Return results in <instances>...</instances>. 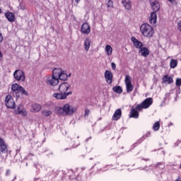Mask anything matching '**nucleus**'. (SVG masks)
<instances>
[{
  "instance_id": "c03bdc74",
  "label": "nucleus",
  "mask_w": 181,
  "mask_h": 181,
  "mask_svg": "<svg viewBox=\"0 0 181 181\" xmlns=\"http://www.w3.org/2000/svg\"><path fill=\"white\" fill-rule=\"evenodd\" d=\"M112 69L113 70H115V69H117V65L114 62L112 63Z\"/></svg>"
},
{
  "instance_id": "4d7b16f0",
  "label": "nucleus",
  "mask_w": 181,
  "mask_h": 181,
  "mask_svg": "<svg viewBox=\"0 0 181 181\" xmlns=\"http://www.w3.org/2000/svg\"><path fill=\"white\" fill-rule=\"evenodd\" d=\"M2 13V9L0 8V14Z\"/></svg>"
},
{
  "instance_id": "4c0bfd02",
  "label": "nucleus",
  "mask_w": 181,
  "mask_h": 181,
  "mask_svg": "<svg viewBox=\"0 0 181 181\" xmlns=\"http://www.w3.org/2000/svg\"><path fill=\"white\" fill-rule=\"evenodd\" d=\"M176 86H181V78L176 79Z\"/></svg>"
},
{
  "instance_id": "9d476101",
  "label": "nucleus",
  "mask_w": 181,
  "mask_h": 181,
  "mask_svg": "<svg viewBox=\"0 0 181 181\" xmlns=\"http://www.w3.org/2000/svg\"><path fill=\"white\" fill-rule=\"evenodd\" d=\"M1 153H6V156H8V145L4 141V139L0 137V155Z\"/></svg>"
},
{
  "instance_id": "f3484780",
  "label": "nucleus",
  "mask_w": 181,
  "mask_h": 181,
  "mask_svg": "<svg viewBox=\"0 0 181 181\" xmlns=\"http://www.w3.org/2000/svg\"><path fill=\"white\" fill-rule=\"evenodd\" d=\"M42 110V106L37 103H33L31 105L30 112H39Z\"/></svg>"
},
{
  "instance_id": "5fc2aeb1",
  "label": "nucleus",
  "mask_w": 181,
  "mask_h": 181,
  "mask_svg": "<svg viewBox=\"0 0 181 181\" xmlns=\"http://www.w3.org/2000/svg\"><path fill=\"white\" fill-rule=\"evenodd\" d=\"M13 180H16V176L14 177V178L13 179Z\"/></svg>"
},
{
  "instance_id": "0eeeda50",
  "label": "nucleus",
  "mask_w": 181,
  "mask_h": 181,
  "mask_svg": "<svg viewBox=\"0 0 181 181\" xmlns=\"http://www.w3.org/2000/svg\"><path fill=\"white\" fill-rule=\"evenodd\" d=\"M132 78L131 76L127 75L124 78V83L126 85L127 93H132L134 91V85H132Z\"/></svg>"
},
{
  "instance_id": "473e14b6",
  "label": "nucleus",
  "mask_w": 181,
  "mask_h": 181,
  "mask_svg": "<svg viewBox=\"0 0 181 181\" xmlns=\"http://www.w3.org/2000/svg\"><path fill=\"white\" fill-rule=\"evenodd\" d=\"M160 128V124L159 123V122L154 123V124L153 125V131H159Z\"/></svg>"
},
{
  "instance_id": "603ef678",
  "label": "nucleus",
  "mask_w": 181,
  "mask_h": 181,
  "mask_svg": "<svg viewBox=\"0 0 181 181\" xmlns=\"http://www.w3.org/2000/svg\"><path fill=\"white\" fill-rule=\"evenodd\" d=\"M1 160H0V162H2V160H4V156H2V155H1Z\"/></svg>"
},
{
  "instance_id": "a211bd4d",
  "label": "nucleus",
  "mask_w": 181,
  "mask_h": 181,
  "mask_svg": "<svg viewBox=\"0 0 181 181\" xmlns=\"http://www.w3.org/2000/svg\"><path fill=\"white\" fill-rule=\"evenodd\" d=\"M131 40L136 49H141L142 48V46H144L142 42L138 40L135 37H132Z\"/></svg>"
},
{
  "instance_id": "1a4fd4ad",
  "label": "nucleus",
  "mask_w": 181,
  "mask_h": 181,
  "mask_svg": "<svg viewBox=\"0 0 181 181\" xmlns=\"http://www.w3.org/2000/svg\"><path fill=\"white\" fill-rule=\"evenodd\" d=\"M5 105L7 108L13 109L15 108V100L11 95H6L5 98Z\"/></svg>"
},
{
  "instance_id": "6e6552de",
  "label": "nucleus",
  "mask_w": 181,
  "mask_h": 181,
  "mask_svg": "<svg viewBox=\"0 0 181 181\" xmlns=\"http://www.w3.org/2000/svg\"><path fill=\"white\" fill-rule=\"evenodd\" d=\"M69 173L71 175H69V179L74 181H84L86 180V175L83 176V174H79L76 177V172L73 171L72 170H69Z\"/></svg>"
},
{
  "instance_id": "ea45409f",
  "label": "nucleus",
  "mask_w": 181,
  "mask_h": 181,
  "mask_svg": "<svg viewBox=\"0 0 181 181\" xmlns=\"http://www.w3.org/2000/svg\"><path fill=\"white\" fill-rule=\"evenodd\" d=\"M159 166H161L160 167V169H163L165 168V165H162V163L156 164V168H159Z\"/></svg>"
},
{
  "instance_id": "864d4df0",
  "label": "nucleus",
  "mask_w": 181,
  "mask_h": 181,
  "mask_svg": "<svg viewBox=\"0 0 181 181\" xmlns=\"http://www.w3.org/2000/svg\"><path fill=\"white\" fill-rule=\"evenodd\" d=\"M79 1H81V0H75V2H76V4H78Z\"/></svg>"
},
{
  "instance_id": "7c9ffc66",
  "label": "nucleus",
  "mask_w": 181,
  "mask_h": 181,
  "mask_svg": "<svg viewBox=\"0 0 181 181\" xmlns=\"http://www.w3.org/2000/svg\"><path fill=\"white\" fill-rule=\"evenodd\" d=\"M28 95V92L23 88V87L21 86L20 91L18 92V94L17 95V98L21 97V95Z\"/></svg>"
},
{
  "instance_id": "37998d69",
  "label": "nucleus",
  "mask_w": 181,
  "mask_h": 181,
  "mask_svg": "<svg viewBox=\"0 0 181 181\" xmlns=\"http://www.w3.org/2000/svg\"><path fill=\"white\" fill-rule=\"evenodd\" d=\"M149 169H152V165H150L149 167L145 166V168H143V170H149Z\"/></svg>"
},
{
  "instance_id": "f03ea898",
  "label": "nucleus",
  "mask_w": 181,
  "mask_h": 181,
  "mask_svg": "<svg viewBox=\"0 0 181 181\" xmlns=\"http://www.w3.org/2000/svg\"><path fill=\"white\" fill-rule=\"evenodd\" d=\"M76 111H77V108L69 105V103L65 104L62 107L56 108V112L58 115H73Z\"/></svg>"
},
{
  "instance_id": "a878e982",
  "label": "nucleus",
  "mask_w": 181,
  "mask_h": 181,
  "mask_svg": "<svg viewBox=\"0 0 181 181\" xmlns=\"http://www.w3.org/2000/svg\"><path fill=\"white\" fill-rule=\"evenodd\" d=\"M158 18V16L156 15V12H152L150 16L149 22L150 23L155 24L156 23V19Z\"/></svg>"
},
{
  "instance_id": "ddd939ff",
  "label": "nucleus",
  "mask_w": 181,
  "mask_h": 181,
  "mask_svg": "<svg viewBox=\"0 0 181 181\" xmlns=\"http://www.w3.org/2000/svg\"><path fill=\"white\" fill-rule=\"evenodd\" d=\"M56 75L58 77V80H62V81H66L69 76H67V74L64 73V71H62V70L57 69Z\"/></svg>"
},
{
  "instance_id": "393cba45",
  "label": "nucleus",
  "mask_w": 181,
  "mask_h": 181,
  "mask_svg": "<svg viewBox=\"0 0 181 181\" xmlns=\"http://www.w3.org/2000/svg\"><path fill=\"white\" fill-rule=\"evenodd\" d=\"M149 136H151V132H147L146 134L143 136V137L139 139L137 142L134 144V146H136L138 144H141V142H143L145 140V138H149Z\"/></svg>"
},
{
  "instance_id": "58836bf2",
  "label": "nucleus",
  "mask_w": 181,
  "mask_h": 181,
  "mask_svg": "<svg viewBox=\"0 0 181 181\" xmlns=\"http://www.w3.org/2000/svg\"><path fill=\"white\" fill-rule=\"evenodd\" d=\"M89 115H90V110L86 109L85 110V117H88Z\"/></svg>"
},
{
  "instance_id": "4468645a",
  "label": "nucleus",
  "mask_w": 181,
  "mask_h": 181,
  "mask_svg": "<svg viewBox=\"0 0 181 181\" xmlns=\"http://www.w3.org/2000/svg\"><path fill=\"white\" fill-rule=\"evenodd\" d=\"M81 32L83 35H89V33L91 32L90 25H88L87 23H84L81 26Z\"/></svg>"
},
{
  "instance_id": "2eb2a0df",
  "label": "nucleus",
  "mask_w": 181,
  "mask_h": 181,
  "mask_svg": "<svg viewBox=\"0 0 181 181\" xmlns=\"http://www.w3.org/2000/svg\"><path fill=\"white\" fill-rule=\"evenodd\" d=\"M138 111L139 110H136V107H132L130 111L129 118H134L136 119L139 118V112Z\"/></svg>"
},
{
  "instance_id": "7ed1b4c3",
  "label": "nucleus",
  "mask_w": 181,
  "mask_h": 181,
  "mask_svg": "<svg viewBox=\"0 0 181 181\" xmlns=\"http://www.w3.org/2000/svg\"><path fill=\"white\" fill-rule=\"evenodd\" d=\"M140 31L144 37H153V33H155V30L153 27L148 23H144L140 27Z\"/></svg>"
},
{
  "instance_id": "c85d7f7f",
  "label": "nucleus",
  "mask_w": 181,
  "mask_h": 181,
  "mask_svg": "<svg viewBox=\"0 0 181 181\" xmlns=\"http://www.w3.org/2000/svg\"><path fill=\"white\" fill-rule=\"evenodd\" d=\"M170 69H176L177 67V60L172 59L170 62Z\"/></svg>"
},
{
  "instance_id": "f257e3e1",
  "label": "nucleus",
  "mask_w": 181,
  "mask_h": 181,
  "mask_svg": "<svg viewBox=\"0 0 181 181\" xmlns=\"http://www.w3.org/2000/svg\"><path fill=\"white\" fill-rule=\"evenodd\" d=\"M71 87L67 82H64L59 86V93H54L53 97L57 100H66L69 95H71L73 92L69 91V89ZM69 91V92H67Z\"/></svg>"
},
{
  "instance_id": "49530a36",
  "label": "nucleus",
  "mask_w": 181,
  "mask_h": 181,
  "mask_svg": "<svg viewBox=\"0 0 181 181\" xmlns=\"http://www.w3.org/2000/svg\"><path fill=\"white\" fill-rule=\"evenodd\" d=\"M4 40V37L2 36V33H0V43Z\"/></svg>"
},
{
  "instance_id": "a19ab883",
  "label": "nucleus",
  "mask_w": 181,
  "mask_h": 181,
  "mask_svg": "<svg viewBox=\"0 0 181 181\" xmlns=\"http://www.w3.org/2000/svg\"><path fill=\"white\" fill-rule=\"evenodd\" d=\"M177 30H180V32H181V21H179L177 23Z\"/></svg>"
},
{
  "instance_id": "13d9d810",
  "label": "nucleus",
  "mask_w": 181,
  "mask_h": 181,
  "mask_svg": "<svg viewBox=\"0 0 181 181\" xmlns=\"http://www.w3.org/2000/svg\"><path fill=\"white\" fill-rule=\"evenodd\" d=\"M67 149H69V148H66L65 151H67Z\"/></svg>"
},
{
  "instance_id": "bb28decb",
  "label": "nucleus",
  "mask_w": 181,
  "mask_h": 181,
  "mask_svg": "<svg viewBox=\"0 0 181 181\" xmlns=\"http://www.w3.org/2000/svg\"><path fill=\"white\" fill-rule=\"evenodd\" d=\"M91 45V40L89 38H86L84 41V46L86 52L90 50V46Z\"/></svg>"
},
{
  "instance_id": "5701e85b",
  "label": "nucleus",
  "mask_w": 181,
  "mask_h": 181,
  "mask_svg": "<svg viewBox=\"0 0 181 181\" xmlns=\"http://www.w3.org/2000/svg\"><path fill=\"white\" fill-rule=\"evenodd\" d=\"M5 16L8 22H15V14L13 13L7 12L5 13Z\"/></svg>"
},
{
  "instance_id": "412c9836",
  "label": "nucleus",
  "mask_w": 181,
  "mask_h": 181,
  "mask_svg": "<svg viewBox=\"0 0 181 181\" xmlns=\"http://www.w3.org/2000/svg\"><path fill=\"white\" fill-rule=\"evenodd\" d=\"M121 115H122V111H121V109H117L115 110L112 116V119L115 121H118V119L121 118Z\"/></svg>"
},
{
  "instance_id": "09e8293b",
  "label": "nucleus",
  "mask_w": 181,
  "mask_h": 181,
  "mask_svg": "<svg viewBox=\"0 0 181 181\" xmlns=\"http://www.w3.org/2000/svg\"><path fill=\"white\" fill-rule=\"evenodd\" d=\"M179 144H180V141H177L174 145H175V146H178Z\"/></svg>"
},
{
  "instance_id": "f8f14e48",
  "label": "nucleus",
  "mask_w": 181,
  "mask_h": 181,
  "mask_svg": "<svg viewBox=\"0 0 181 181\" xmlns=\"http://www.w3.org/2000/svg\"><path fill=\"white\" fill-rule=\"evenodd\" d=\"M150 4L154 12H158L160 9V4L158 0H150Z\"/></svg>"
},
{
  "instance_id": "c756f323",
  "label": "nucleus",
  "mask_w": 181,
  "mask_h": 181,
  "mask_svg": "<svg viewBox=\"0 0 181 181\" xmlns=\"http://www.w3.org/2000/svg\"><path fill=\"white\" fill-rule=\"evenodd\" d=\"M112 90L114 93H116L117 94H121L122 93V88H121V86H115Z\"/></svg>"
},
{
  "instance_id": "a18cd8bd",
  "label": "nucleus",
  "mask_w": 181,
  "mask_h": 181,
  "mask_svg": "<svg viewBox=\"0 0 181 181\" xmlns=\"http://www.w3.org/2000/svg\"><path fill=\"white\" fill-rule=\"evenodd\" d=\"M11 175V170H7L6 172V176H9Z\"/></svg>"
},
{
  "instance_id": "dca6fc26",
  "label": "nucleus",
  "mask_w": 181,
  "mask_h": 181,
  "mask_svg": "<svg viewBox=\"0 0 181 181\" xmlns=\"http://www.w3.org/2000/svg\"><path fill=\"white\" fill-rule=\"evenodd\" d=\"M105 78L108 84H111L112 83V72L111 71H105Z\"/></svg>"
},
{
  "instance_id": "e433bc0d",
  "label": "nucleus",
  "mask_w": 181,
  "mask_h": 181,
  "mask_svg": "<svg viewBox=\"0 0 181 181\" xmlns=\"http://www.w3.org/2000/svg\"><path fill=\"white\" fill-rule=\"evenodd\" d=\"M78 145H80V142L78 141H77L75 144H73L71 146V148H77V146H78Z\"/></svg>"
},
{
  "instance_id": "2f4dec72",
  "label": "nucleus",
  "mask_w": 181,
  "mask_h": 181,
  "mask_svg": "<svg viewBox=\"0 0 181 181\" xmlns=\"http://www.w3.org/2000/svg\"><path fill=\"white\" fill-rule=\"evenodd\" d=\"M52 114V110H44L42 111V115L44 117H50V115Z\"/></svg>"
},
{
  "instance_id": "6ab92c4d",
  "label": "nucleus",
  "mask_w": 181,
  "mask_h": 181,
  "mask_svg": "<svg viewBox=\"0 0 181 181\" xmlns=\"http://www.w3.org/2000/svg\"><path fill=\"white\" fill-rule=\"evenodd\" d=\"M162 81L164 84H172L173 83V78L170 77L169 75H165Z\"/></svg>"
},
{
  "instance_id": "20e7f679",
  "label": "nucleus",
  "mask_w": 181,
  "mask_h": 181,
  "mask_svg": "<svg viewBox=\"0 0 181 181\" xmlns=\"http://www.w3.org/2000/svg\"><path fill=\"white\" fill-rule=\"evenodd\" d=\"M153 104V99L152 98H146L141 103L136 106L137 111H142L143 110H148L151 105Z\"/></svg>"
},
{
  "instance_id": "4be33fe9",
  "label": "nucleus",
  "mask_w": 181,
  "mask_h": 181,
  "mask_svg": "<svg viewBox=\"0 0 181 181\" xmlns=\"http://www.w3.org/2000/svg\"><path fill=\"white\" fill-rule=\"evenodd\" d=\"M140 53L141 54V56H143V57H148V56H149V49H148V47H141V48H140Z\"/></svg>"
},
{
  "instance_id": "72a5a7b5",
  "label": "nucleus",
  "mask_w": 181,
  "mask_h": 181,
  "mask_svg": "<svg viewBox=\"0 0 181 181\" xmlns=\"http://www.w3.org/2000/svg\"><path fill=\"white\" fill-rule=\"evenodd\" d=\"M49 172H51V175L54 177H56V176L59 175V170H54L53 169L49 168Z\"/></svg>"
},
{
  "instance_id": "39448f33",
  "label": "nucleus",
  "mask_w": 181,
  "mask_h": 181,
  "mask_svg": "<svg viewBox=\"0 0 181 181\" xmlns=\"http://www.w3.org/2000/svg\"><path fill=\"white\" fill-rule=\"evenodd\" d=\"M57 69H54L52 72V76H47V84H49V86H57L59 84V77L56 74L57 71Z\"/></svg>"
},
{
  "instance_id": "c9c22d12",
  "label": "nucleus",
  "mask_w": 181,
  "mask_h": 181,
  "mask_svg": "<svg viewBox=\"0 0 181 181\" xmlns=\"http://www.w3.org/2000/svg\"><path fill=\"white\" fill-rule=\"evenodd\" d=\"M108 168H110V165H106L103 168H100V170H98V172H105V170H108V169H110Z\"/></svg>"
},
{
  "instance_id": "9b49d317",
  "label": "nucleus",
  "mask_w": 181,
  "mask_h": 181,
  "mask_svg": "<svg viewBox=\"0 0 181 181\" xmlns=\"http://www.w3.org/2000/svg\"><path fill=\"white\" fill-rule=\"evenodd\" d=\"M14 111L17 115H21L22 117H26L28 115V112L26 110L23 109L22 105H19Z\"/></svg>"
},
{
  "instance_id": "f704fd0d",
  "label": "nucleus",
  "mask_w": 181,
  "mask_h": 181,
  "mask_svg": "<svg viewBox=\"0 0 181 181\" xmlns=\"http://www.w3.org/2000/svg\"><path fill=\"white\" fill-rule=\"evenodd\" d=\"M107 8H114V3L111 0H107Z\"/></svg>"
},
{
  "instance_id": "de8ad7c7",
  "label": "nucleus",
  "mask_w": 181,
  "mask_h": 181,
  "mask_svg": "<svg viewBox=\"0 0 181 181\" xmlns=\"http://www.w3.org/2000/svg\"><path fill=\"white\" fill-rule=\"evenodd\" d=\"M21 9H22V11H25V6L23 5H21Z\"/></svg>"
},
{
  "instance_id": "6e6d98bb",
  "label": "nucleus",
  "mask_w": 181,
  "mask_h": 181,
  "mask_svg": "<svg viewBox=\"0 0 181 181\" xmlns=\"http://www.w3.org/2000/svg\"><path fill=\"white\" fill-rule=\"evenodd\" d=\"M175 181H181V179L179 178V179L176 180Z\"/></svg>"
},
{
  "instance_id": "cd10ccee",
  "label": "nucleus",
  "mask_w": 181,
  "mask_h": 181,
  "mask_svg": "<svg viewBox=\"0 0 181 181\" xmlns=\"http://www.w3.org/2000/svg\"><path fill=\"white\" fill-rule=\"evenodd\" d=\"M105 51L106 52V54L107 56H111L112 54V47L111 45H106L105 48Z\"/></svg>"
},
{
  "instance_id": "3c124183",
  "label": "nucleus",
  "mask_w": 181,
  "mask_h": 181,
  "mask_svg": "<svg viewBox=\"0 0 181 181\" xmlns=\"http://www.w3.org/2000/svg\"><path fill=\"white\" fill-rule=\"evenodd\" d=\"M169 2H170L171 4H173V2H175V0H168Z\"/></svg>"
},
{
  "instance_id": "423d86ee",
  "label": "nucleus",
  "mask_w": 181,
  "mask_h": 181,
  "mask_svg": "<svg viewBox=\"0 0 181 181\" xmlns=\"http://www.w3.org/2000/svg\"><path fill=\"white\" fill-rule=\"evenodd\" d=\"M13 77L16 81H21V83H23L25 80L26 79V77L25 76V73L21 69H17L13 73Z\"/></svg>"
},
{
  "instance_id": "8fccbe9b",
  "label": "nucleus",
  "mask_w": 181,
  "mask_h": 181,
  "mask_svg": "<svg viewBox=\"0 0 181 181\" xmlns=\"http://www.w3.org/2000/svg\"><path fill=\"white\" fill-rule=\"evenodd\" d=\"M0 60H2V53L0 51Z\"/></svg>"
},
{
  "instance_id": "b1692460",
  "label": "nucleus",
  "mask_w": 181,
  "mask_h": 181,
  "mask_svg": "<svg viewBox=\"0 0 181 181\" xmlns=\"http://www.w3.org/2000/svg\"><path fill=\"white\" fill-rule=\"evenodd\" d=\"M122 4L125 8V9H131V6H132V4L131 3V0H122Z\"/></svg>"
},
{
  "instance_id": "79ce46f5",
  "label": "nucleus",
  "mask_w": 181,
  "mask_h": 181,
  "mask_svg": "<svg viewBox=\"0 0 181 181\" xmlns=\"http://www.w3.org/2000/svg\"><path fill=\"white\" fill-rule=\"evenodd\" d=\"M32 156H33V153H28L25 158L26 159H32Z\"/></svg>"
},
{
  "instance_id": "aec40b11",
  "label": "nucleus",
  "mask_w": 181,
  "mask_h": 181,
  "mask_svg": "<svg viewBox=\"0 0 181 181\" xmlns=\"http://www.w3.org/2000/svg\"><path fill=\"white\" fill-rule=\"evenodd\" d=\"M22 86L18 85V83H14L11 86V90L13 91L16 96L18 97V94H19V91H21V88Z\"/></svg>"
}]
</instances>
